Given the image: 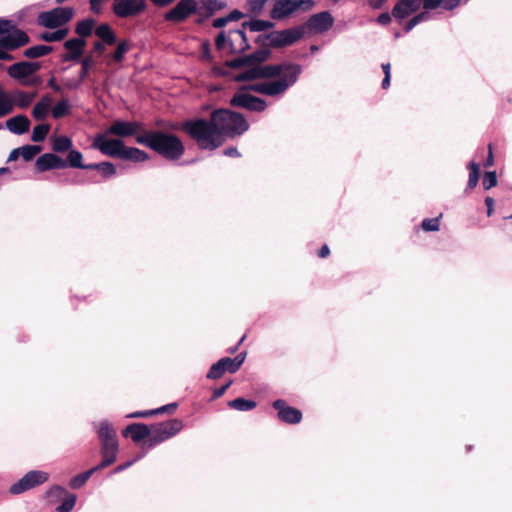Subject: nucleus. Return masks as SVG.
Returning a JSON list of instances; mask_svg holds the SVG:
<instances>
[{"label":"nucleus","mask_w":512,"mask_h":512,"mask_svg":"<svg viewBox=\"0 0 512 512\" xmlns=\"http://www.w3.org/2000/svg\"><path fill=\"white\" fill-rule=\"evenodd\" d=\"M136 142L169 161H178L185 153L182 140L177 135L162 130L147 131L138 135Z\"/></svg>","instance_id":"obj_1"},{"label":"nucleus","mask_w":512,"mask_h":512,"mask_svg":"<svg viewBox=\"0 0 512 512\" xmlns=\"http://www.w3.org/2000/svg\"><path fill=\"white\" fill-rule=\"evenodd\" d=\"M182 129L200 149L212 151L223 144V139L219 137L211 116L209 120L203 118L187 120L183 123Z\"/></svg>","instance_id":"obj_2"},{"label":"nucleus","mask_w":512,"mask_h":512,"mask_svg":"<svg viewBox=\"0 0 512 512\" xmlns=\"http://www.w3.org/2000/svg\"><path fill=\"white\" fill-rule=\"evenodd\" d=\"M212 120L216 127L219 137L234 138L242 135L249 129V124L245 117L235 111L219 108L211 113Z\"/></svg>","instance_id":"obj_3"},{"label":"nucleus","mask_w":512,"mask_h":512,"mask_svg":"<svg viewBox=\"0 0 512 512\" xmlns=\"http://www.w3.org/2000/svg\"><path fill=\"white\" fill-rule=\"evenodd\" d=\"M314 6V0H274L270 17L274 20H282L296 12H308Z\"/></svg>","instance_id":"obj_4"},{"label":"nucleus","mask_w":512,"mask_h":512,"mask_svg":"<svg viewBox=\"0 0 512 512\" xmlns=\"http://www.w3.org/2000/svg\"><path fill=\"white\" fill-rule=\"evenodd\" d=\"M295 83V74L288 75L286 79H277L270 82L256 83L241 86L240 88L247 93L253 91L267 96H277L283 94L290 86Z\"/></svg>","instance_id":"obj_5"},{"label":"nucleus","mask_w":512,"mask_h":512,"mask_svg":"<svg viewBox=\"0 0 512 512\" xmlns=\"http://www.w3.org/2000/svg\"><path fill=\"white\" fill-rule=\"evenodd\" d=\"M75 11L72 7H56L50 11L41 12L37 22L40 26L48 29H55L69 23Z\"/></svg>","instance_id":"obj_6"},{"label":"nucleus","mask_w":512,"mask_h":512,"mask_svg":"<svg viewBox=\"0 0 512 512\" xmlns=\"http://www.w3.org/2000/svg\"><path fill=\"white\" fill-rule=\"evenodd\" d=\"M150 428L149 447H153L180 432L183 428V422L178 418H174L161 423L151 424Z\"/></svg>","instance_id":"obj_7"},{"label":"nucleus","mask_w":512,"mask_h":512,"mask_svg":"<svg viewBox=\"0 0 512 512\" xmlns=\"http://www.w3.org/2000/svg\"><path fill=\"white\" fill-rule=\"evenodd\" d=\"M227 40L229 41V46L232 53H243L250 49L248 39L243 30H230L228 33V38L225 35V32L221 31L215 39L216 48L218 50H222Z\"/></svg>","instance_id":"obj_8"},{"label":"nucleus","mask_w":512,"mask_h":512,"mask_svg":"<svg viewBox=\"0 0 512 512\" xmlns=\"http://www.w3.org/2000/svg\"><path fill=\"white\" fill-rule=\"evenodd\" d=\"M109 134L106 132L97 134L92 142V148L99 150L103 155L122 159V155L125 149L123 140L119 138L107 139Z\"/></svg>","instance_id":"obj_9"},{"label":"nucleus","mask_w":512,"mask_h":512,"mask_svg":"<svg viewBox=\"0 0 512 512\" xmlns=\"http://www.w3.org/2000/svg\"><path fill=\"white\" fill-rule=\"evenodd\" d=\"M198 8V0H179L176 5L165 12L163 18L166 22L180 24L193 16Z\"/></svg>","instance_id":"obj_10"},{"label":"nucleus","mask_w":512,"mask_h":512,"mask_svg":"<svg viewBox=\"0 0 512 512\" xmlns=\"http://www.w3.org/2000/svg\"><path fill=\"white\" fill-rule=\"evenodd\" d=\"M229 104L232 107L243 108L253 112H263L266 107V101L242 90L241 88L230 99Z\"/></svg>","instance_id":"obj_11"},{"label":"nucleus","mask_w":512,"mask_h":512,"mask_svg":"<svg viewBox=\"0 0 512 512\" xmlns=\"http://www.w3.org/2000/svg\"><path fill=\"white\" fill-rule=\"evenodd\" d=\"M112 12L118 18H133L140 15L146 9L145 0H114Z\"/></svg>","instance_id":"obj_12"},{"label":"nucleus","mask_w":512,"mask_h":512,"mask_svg":"<svg viewBox=\"0 0 512 512\" xmlns=\"http://www.w3.org/2000/svg\"><path fill=\"white\" fill-rule=\"evenodd\" d=\"M263 79H271L280 76L279 79H286L288 75L295 74V82L297 81L300 73L301 66L294 63H281L262 66Z\"/></svg>","instance_id":"obj_13"},{"label":"nucleus","mask_w":512,"mask_h":512,"mask_svg":"<svg viewBox=\"0 0 512 512\" xmlns=\"http://www.w3.org/2000/svg\"><path fill=\"white\" fill-rule=\"evenodd\" d=\"M304 35V28L301 25L281 31H272V48H283L293 45L302 39Z\"/></svg>","instance_id":"obj_14"},{"label":"nucleus","mask_w":512,"mask_h":512,"mask_svg":"<svg viewBox=\"0 0 512 512\" xmlns=\"http://www.w3.org/2000/svg\"><path fill=\"white\" fill-rule=\"evenodd\" d=\"M94 33L100 39L93 43V52L97 55H102L106 51V45L112 46L117 43L116 33L107 23L98 25Z\"/></svg>","instance_id":"obj_15"},{"label":"nucleus","mask_w":512,"mask_h":512,"mask_svg":"<svg viewBox=\"0 0 512 512\" xmlns=\"http://www.w3.org/2000/svg\"><path fill=\"white\" fill-rule=\"evenodd\" d=\"M272 407L277 411V418L279 421L295 425L302 421V412L292 406H289L283 399H277L272 403Z\"/></svg>","instance_id":"obj_16"},{"label":"nucleus","mask_w":512,"mask_h":512,"mask_svg":"<svg viewBox=\"0 0 512 512\" xmlns=\"http://www.w3.org/2000/svg\"><path fill=\"white\" fill-rule=\"evenodd\" d=\"M334 23V18L328 11L313 14L301 25L304 28V34L309 31L313 33H323L328 31Z\"/></svg>","instance_id":"obj_17"},{"label":"nucleus","mask_w":512,"mask_h":512,"mask_svg":"<svg viewBox=\"0 0 512 512\" xmlns=\"http://www.w3.org/2000/svg\"><path fill=\"white\" fill-rule=\"evenodd\" d=\"M47 498L50 501L62 499V503L56 507L57 512H70L77 500V496L73 493L67 492V490L61 486H53L46 493Z\"/></svg>","instance_id":"obj_18"},{"label":"nucleus","mask_w":512,"mask_h":512,"mask_svg":"<svg viewBox=\"0 0 512 512\" xmlns=\"http://www.w3.org/2000/svg\"><path fill=\"white\" fill-rule=\"evenodd\" d=\"M143 130L141 122L116 120L105 132L109 135L125 138L134 136L138 131Z\"/></svg>","instance_id":"obj_19"},{"label":"nucleus","mask_w":512,"mask_h":512,"mask_svg":"<svg viewBox=\"0 0 512 512\" xmlns=\"http://www.w3.org/2000/svg\"><path fill=\"white\" fill-rule=\"evenodd\" d=\"M87 41L84 39L71 38L64 42L65 53L62 54L63 62H79L84 55Z\"/></svg>","instance_id":"obj_20"},{"label":"nucleus","mask_w":512,"mask_h":512,"mask_svg":"<svg viewBox=\"0 0 512 512\" xmlns=\"http://www.w3.org/2000/svg\"><path fill=\"white\" fill-rule=\"evenodd\" d=\"M28 42V36L19 29L12 30V27L8 32H2L0 34V46L6 51L14 50Z\"/></svg>","instance_id":"obj_21"},{"label":"nucleus","mask_w":512,"mask_h":512,"mask_svg":"<svg viewBox=\"0 0 512 512\" xmlns=\"http://www.w3.org/2000/svg\"><path fill=\"white\" fill-rule=\"evenodd\" d=\"M8 74L21 85L32 84V62H18L8 68Z\"/></svg>","instance_id":"obj_22"},{"label":"nucleus","mask_w":512,"mask_h":512,"mask_svg":"<svg viewBox=\"0 0 512 512\" xmlns=\"http://www.w3.org/2000/svg\"><path fill=\"white\" fill-rule=\"evenodd\" d=\"M421 7V0H399L393 7L391 14L399 23L416 13Z\"/></svg>","instance_id":"obj_23"},{"label":"nucleus","mask_w":512,"mask_h":512,"mask_svg":"<svg viewBox=\"0 0 512 512\" xmlns=\"http://www.w3.org/2000/svg\"><path fill=\"white\" fill-rule=\"evenodd\" d=\"M100 442V455L102 457L99 463L100 467L107 468L114 464L119 452L118 440H99Z\"/></svg>","instance_id":"obj_24"},{"label":"nucleus","mask_w":512,"mask_h":512,"mask_svg":"<svg viewBox=\"0 0 512 512\" xmlns=\"http://www.w3.org/2000/svg\"><path fill=\"white\" fill-rule=\"evenodd\" d=\"M63 158L59 157L55 153H44L40 155L34 166L38 172H45L54 169H64Z\"/></svg>","instance_id":"obj_25"},{"label":"nucleus","mask_w":512,"mask_h":512,"mask_svg":"<svg viewBox=\"0 0 512 512\" xmlns=\"http://www.w3.org/2000/svg\"><path fill=\"white\" fill-rule=\"evenodd\" d=\"M122 435L124 437H131V439L135 443H140L141 441L147 439V443L149 444V438L151 437V428L150 425L143 423H132L129 424L123 431Z\"/></svg>","instance_id":"obj_26"},{"label":"nucleus","mask_w":512,"mask_h":512,"mask_svg":"<svg viewBox=\"0 0 512 512\" xmlns=\"http://www.w3.org/2000/svg\"><path fill=\"white\" fill-rule=\"evenodd\" d=\"M5 125L11 133L21 135L29 131L30 121L23 115H17L8 119Z\"/></svg>","instance_id":"obj_27"},{"label":"nucleus","mask_w":512,"mask_h":512,"mask_svg":"<svg viewBox=\"0 0 512 512\" xmlns=\"http://www.w3.org/2000/svg\"><path fill=\"white\" fill-rule=\"evenodd\" d=\"M131 49V44L128 40H121L117 43L116 49L113 53L106 56V64L110 66L112 63H121L125 54Z\"/></svg>","instance_id":"obj_28"},{"label":"nucleus","mask_w":512,"mask_h":512,"mask_svg":"<svg viewBox=\"0 0 512 512\" xmlns=\"http://www.w3.org/2000/svg\"><path fill=\"white\" fill-rule=\"evenodd\" d=\"M177 407H178L177 403H170V404L164 405L157 409H151V410H146V411H137V412L127 415V417L128 418H148L150 416H154V415H158V414H162V413L173 414L176 411Z\"/></svg>","instance_id":"obj_29"},{"label":"nucleus","mask_w":512,"mask_h":512,"mask_svg":"<svg viewBox=\"0 0 512 512\" xmlns=\"http://www.w3.org/2000/svg\"><path fill=\"white\" fill-rule=\"evenodd\" d=\"M15 107V97L11 92L0 87V118L13 112Z\"/></svg>","instance_id":"obj_30"},{"label":"nucleus","mask_w":512,"mask_h":512,"mask_svg":"<svg viewBox=\"0 0 512 512\" xmlns=\"http://www.w3.org/2000/svg\"><path fill=\"white\" fill-rule=\"evenodd\" d=\"M86 167L87 170H97L104 180L114 177L117 173L116 166L108 161L100 163H89Z\"/></svg>","instance_id":"obj_31"},{"label":"nucleus","mask_w":512,"mask_h":512,"mask_svg":"<svg viewBox=\"0 0 512 512\" xmlns=\"http://www.w3.org/2000/svg\"><path fill=\"white\" fill-rule=\"evenodd\" d=\"M199 9L203 11L209 18L212 17L217 11L226 8L227 4L222 0H199Z\"/></svg>","instance_id":"obj_32"},{"label":"nucleus","mask_w":512,"mask_h":512,"mask_svg":"<svg viewBox=\"0 0 512 512\" xmlns=\"http://www.w3.org/2000/svg\"><path fill=\"white\" fill-rule=\"evenodd\" d=\"M96 21L93 18H86L77 22L75 26V33L78 35L77 39H84L90 37L93 33Z\"/></svg>","instance_id":"obj_33"},{"label":"nucleus","mask_w":512,"mask_h":512,"mask_svg":"<svg viewBox=\"0 0 512 512\" xmlns=\"http://www.w3.org/2000/svg\"><path fill=\"white\" fill-rule=\"evenodd\" d=\"M83 160V154L78 150L70 149L68 151V155L66 159H63L65 165L64 169L66 168H77V169H84L87 170V164H84L82 162Z\"/></svg>","instance_id":"obj_34"},{"label":"nucleus","mask_w":512,"mask_h":512,"mask_svg":"<svg viewBox=\"0 0 512 512\" xmlns=\"http://www.w3.org/2000/svg\"><path fill=\"white\" fill-rule=\"evenodd\" d=\"M247 70L235 76V81L246 82L263 79L261 65H247Z\"/></svg>","instance_id":"obj_35"},{"label":"nucleus","mask_w":512,"mask_h":512,"mask_svg":"<svg viewBox=\"0 0 512 512\" xmlns=\"http://www.w3.org/2000/svg\"><path fill=\"white\" fill-rule=\"evenodd\" d=\"M245 358H246V352H241L234 358H230V357L221 358L222 362L224 364L223 367H224L225 372H229V373L237 372L240 369V367L242 366Z\"/></svg>","instance_id":"obj_36"},{"label":"nucleus","mask_w":512,"mask_h":512,"mask_svg":"<svg viewBox=\"0 0 512 512\" xmlns=\"http://www.w3.org/2000/svg\"><path fill=\"white\" fill-rule=\"evenodd\" d=\"M102 469L104 468L100 467V465L98 464L92 467L91 469L74 476L69 482L70 487L73 489H78L82 487L95 472Z\"/></svg>","instance_id":"obj_37"},{"label":"nucleus","mask_w":512,"mask_h":512,"mask_svg":"<svg viewBox=\"0 0 512 512\" xmlns=\"http://www.w3.org/2000/svg\"><path fill=\"white\" fill-rule=\"evenodd\" d=\"M32 488V471L27 472L18 482L14 483L9 492L13 495L21 494Z\"/></svg>","instance_id":"obj_38"},{"label":"nucleus","mask_w":512,"mask_h":512,"mask_svg":"<svg viewBox=\"0 0 512 512\" xmlns=\"http://www.w3.org/2000/svg\"><path fill=\"white\" fill-rule=\"evenodd\" d=\"M51 142L52 150L55 153L68 152L73 146L72 140L64 135L51 137Z\"/></svg>","instance_id":"obj_39"},{"label":"nucleus","mask_w":512,"mask_h":512,"mask_svg":"<svg viewBox=\"0 0 512 512\" xmlns=\"http://www.w3.org/2000/svg\"><path fill=\"white\" fill-rule=\"evenodd\" d=\"M122 159L133 162H144L149 159V155L139 148L125 146Z\"/></svg>","instance_id":"obj_40"},{"label":"nucleus","mask_w":512,"mask_h":512,"mask_svg":"<svg viewBox=\"0 0 512 512\" xmlns=\"http://www.w3.org/2000/svg\"><path fill=\"white\" fill-rule=\"evenodd\" d=\"M52 105V99L50 97H42L41 100L34 105V119L43 120L49 113Z\"/></svg>","instance_id":"obj_41"},{"label":"nucleus","mask_w":512,"mask_h":512,"mask_svg":"<svg viewBox=\"0 0 512 512\" xmlns=\"http://www.w3.org/2000/svg\"><path fill=\"white\" fill-rule=\"evenodd\" d=\"M274 27V23L271 21L255 19L251 21H245L242 23V30L249 29L252 32L266 31Z\"/></svg>","instance_id":"obj_42"},{"label":"nucleus","mask_w":512,"mask_h":512,"mask_svg":"<svg viewBox=\"0 0 512 512\" xmlns=\"http://www.w3.org/2000/svg\"><path fill=\"white\" fill-rule=\"evenodd\" d=\"M99 440H118L117 432L108 421H102L97 428Z\"/></svg>","instance_id":"obj_43"},{"label":"nucleus","mask_w":512,"mask_h":512,"mask_svg":"<svg viewBox=\"0 0 512 512\" xmlns=\"http://www.w3.org/2000/svg\"><path fill=\"white\" fill-rule=\"evenodd\" d=\"M246 56L248 65H261L271 57V50L268 48H259Z\"/></svg>","instance_id":"obj_44"},{"label":"nucleus","mask_w":512,"mask_h":512,"mask_svg":"<svg viewBox=\"0 0 512 512\" xmlns=\"http://www.w3.org/2000/svg\"><path fill=\"white\" fill-rule=\"evenodd\" d=\"M20 156L22 157L24 162L32 161V145L27 144L20 148L12 150L8 156L7 161H16Z\"/></svg>","instance_id":"obj_45"},{"label":"nucleus","mask_w":512,"mask_h":512,"mask_svg":"<svg viewBox=\"0 0 512 512\" xmlns=\"http://www.w3.org/2000/svg\"><path fill=\"white\" fill-rule=\"evenodd\" d=\"M69 33L68 28L58 29L53 32H43L38 35V38L46 42H58L62 41Z\"/></svg>","instance_id":"obj_46"},{"label":"nucleus","mask_w":512,"mask_h":512,"mask_svg":"<svg viewBox=\"0 0 512 512\" xmlns=\"http://www.w3.org/2000/svg\"><path fill=\"white\" fill-rule=\"evenodd\" d=\"M228 406L232 409L239 411H249L257 406V403L253 400H247L244 398H236L228 402Z\"/></svg>","instance_id":"obj_47"},{"label":"nucleus","mask_w":512,"mask_h":512,"mask_svg":"<svg viewBox=\"0 0 512 512\" xmlns=\"http://www.w3.org/2000/svg\"><path fill=\"white\" fill-rule=\"evenodd\" d=\"M79 62L81 64L79 79L82 82L88 77L90 70L93 68L95 64V60L93 58V55L90 53L85 57H82Z\"/></svg>","instance_id":"obj_48"},{"label":"nucleus","mask_w":512,"mask_h":512,"mask_svg":"<svg viewBox=\"0 0 512 512\" xmlns=\"http://www.w3.org/2000/svg\"><path fill=\"white\" fill-rule=\"evenodd\" d=\"M70 108L69 101L67 99H62L52 108V116L55 119L63 118L70 113Z\"/></svg>","instance_id":"obj_49"},{"label":"nucleus","mask_w":512,"mask_h":512,"mask_svg":"<svg viewBox=\"0 0 512 512\" xmlns=\"http://www.w3.org/2000/svg\"><path fill=\"white\" fill-rule=\"evenodd\" d=\"M469 179L467 187L473 189L477 186L480 177V165L476 162H470L469 166Z\"/></svg>","instance_id":"obj_50"},{"label":"nucleus","mask_w":512,"mask_h":512,"mask_svg":"<svg viewBox=\"0 0 512 512\" xmlns=\"http://www.w3.org/2000/svg\"><path fill=\"white\" fill-rule=\"evenodd\" d=\"M224 364L222 362V359H219L216 363H214L208 373H207V378L209 379H219L223 376V374L225 373V370H224Z\"/></svg>","instance_id":"obj_51"},{"label":"nucleus","mask_w":512,"mask_h":512,"mask_svg":"<svg viewBox=\"0 0 512 512\" xmlns=\"http://www.w3.org/2000/svg\"><path fill=\"white\" fill-rule=\"evenodd\" d=\"M442 217V214L439 215V217L435 218H426L422 221V229L425 231H438L440 228V218Z\"/></svg>","instance_id":"obj_52"},{"label":"nucleus","mask_w":512,"mask_h":512,"mask_svg":"<svg viewBox=\"0 0 512 512\" xmlns=\"http://www.w3.org/2000/svg\"><path fill=\"white\" fill-rule=\"evenodd\" d=\"M50 130L49 124H39L34 126V142L43 141Z\"/></svg>","instance_id":"obj_53"},{"label":"nucleus","mask_w":512,"mask_h":512,"mask_svg":"<svg viewBox=\"0 0 512 512\" xmlns=\"http://www.w3.org/2000/svg\"><path fill=\"white\" fill-rule=\"evenodd\" d=\"M12 94L15 97V105L17 104L19 107H27L32 101V96L24 92L15 91Z\"/></svg>","instance_id":"obj_54"},{"label":"nucleus","mask_w":512,"mask_h":512,"mask_svg":"<svg viewBox=\"0 0 512 512\" xmlns=\"http://www.w3.org/2000/svg\"><path fill=\"white\" fill-rule=\"evenodd\" d=\"M483 188L489 190L497 185V176L495 171H489L484 174L482 181Z\"/></svg>","instance_id":"obj_55"},{"label":"nucleus","mask_w":512,"mask_h":512,"mask_svg":"<svg viewBox=\"0 0 512 512\" xmlns=\"http://www.w3.org/2000/svg\"><path fill=\"white\" fill-rule=\"evenodd\" d=\"M255 43L259 45V48H272L273 37L272 32L267 34L258 35L255 39Z\"/></svg>","instance_id":"obj_56"},{"label":"nucleus","mask_w":512,"mask_h":512,"mask_svg":"<svg viewBox=\"0 0 512 512\" xmlns=\"http://www.w3.org/2000/svg\"><path fill=\"white\" fill-rule=\"evenodd\" d=\"M247 65H248V60H247L246 55L232 59V60H227L225 62V66H227L231 69H239L242 67H247Z\"/></svg>","instance_id":"obj_57"},{"label":"nucleus","mask_w":512,"mask_h":512,"mask_svg":"<svg viewBox=\"0 0 512 512\" xmlns=\"http://www.w3.org/2000/svg\"><path fill=\"white\" fill-rule=\"evenodd\" d=\"M268 0H248V9L252 14H259Z\"/></svg>","instance_id":"obj_58"},{"label":"nucleus","mask_w":512,"mask_h":512,"mask_svg":"<svg viewBox=\"0 0 512 512\" xmlns=\"http://www.w3.org/2000/svg\"><path fill=\"white\" fill-rule=\"evenodd\" d=\"M53 50L52 46L48 45H34V58H39L48 55Z\"/></svg>","instance_id":"obj_59"},{"label":"nucleus","mask_w":512,"mask_h":512,"mask_svg":"<svg viewBox=\"0 0 512 512\" xmlns=\"http://www.w3.org/2000/svg\"><path fill=\"white\" fill-rule=\"evenodd\" d=\"M49 479V474L44 471L34 470V486L45 483Z\"/></svg>","instance_id":"obj_60"},{"label":"nucleus","mask_w":512,"mask_h":512,"mask_svg":"<svg viewBox=\"0 0 512 512\" xmlns=\"http://www.w3.org/2000/svg\"><path fill=\"white\" fill-rule=\"evenodd\" d=\"M441 4L443 5V0H421V5L426 10H434Z\"/></svg>","instance_id":"obj_61"},{"label":"nucleus","mask_w":512,"mask_h":512,"mask_svg":"<svg viewBox=\"0 0 512 512\" xmlns=\"http://www.w3.org/2000/svg\"><path fill=\"white\" fill-rule=\"evenodd\" d=\"M231 384H232V380H229L227 383H225L221 387L215 389L212 394V399L215 400V399L220 398L226 392V390L230 387Z\"/></svg>","instance_id":"obj_62"},{"label":"nucleus","mask_w":512,"mask_h":512,"mask_svg":"<svg viewBox=\"0 0 512 512\" xmlns=\"http://www.w3.org/2000/svg\"><path fill=\"white\" fill-rule=\"evenodd\" d=\"M392 17H393L392 14H389L388 12L381 13L377 17V23L380 25H383V26H387L391 23Z\"/></svg>","instance_id":"obj_63"},{"label":"nucleus","mask_w":512,"mask_h":512,"mask_svg":"<svg viewBox=\"0 0 512 512\" xmlns=\"http://www.w3.org/2000/svg\"><path fill=\"white\" fill-rule=\"evenodd\" d=\"M243 16H244V14L239 10H233L228 15H226L228 22L238 21L241 18H243Z\"/></svg>","instance_id":"obj_64"}]
</instances>
